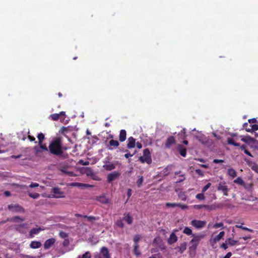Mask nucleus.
Instances as JSON below:
<instances>
[{"mask_svg":"<svg viewBox=\"0 0 258 258\" xmlns=\"http://www.w3.org/2000/svg\"><path fill=\"white\" fill-rule=\"evenodd\" d=\"M49 152L53 155L66 158L68 156L67 154L62 152V143L60 138H56L53 140L49 146Z\"/></svg>","mask_w":258,"mask_h":258,"instance_id":"obj_1","label":"nucleus"},{"mask_svg":"<svg viewBox=\"0 0 258 258\" xmlns=\"http://www.w3.org/2000/svg\"><path fill=\"white\" fill-rule=\"evenodd\" d=\"M139 161L142 163H147L148 164H151L152 160L151 158V153L149 149L146 148L143 151V156L140 157Z\"/></svg>","mask_w":258,"mask_h":258,"instance_id":"obj_2","label":"nucleus"},{"mask_svg":"<svg viewBox=\"0 0 258 258\" xmlns=\"http://www.w3.org/2000/svg\"><path fill=\"white\" fill-rule=\"evenodd\" d=\"M94 258H111L108 249L103 246L100 248L99 252H96L94 254Z\"/></svg>","mask_w":258,"mask_h":258,"instance_id":"obj_3","label":"nucleus"},{"mask_svg":"<svg viewBox=\"0 0 258 258\" xmlns=\"http://www.w3.org/2000/svg\"><path fill=\"white\" fill-rule=\"evenodd\" d=\"M8 209L12 212L24 213L25 209L19 204H10L8 206Z\"/></svg>","mask_w":258,"mask_h":258,"instance_id":"obj_4","label":"nucleus"},{"mask_svg":"<svg viewBox=\"0 0 258 258\" xmlns=\"http://www.w3.org/2000/svg\"><path fill=\"white\" fill-rule=\"evenodd\" d=\"M217 190L218 191H221L224 196H228V192L229 190V189L228 188V186L226 185V182L225 181L220 182L219 183V185L217 187Z\"/></svg>","mask_w":258,"mask_h":258,"instance_id":"obj_5","label":"nucleus"},{"mask_svg":"<svg viewBox=\"0 0 258 258\" xmlns=\"http://www.w3.org/2000/svg\"><path fill=\"white\" fill-rule=\"evenodd\" d=\"M190 224L197 229H201L206 226V222L199 220H193L191 221Z\"/></svg>","mask_w":258,"mask_h":258,"instance_id":"obj_6","label":"nucleus"},{"mask_svg":"<svg viewBox=\"0 0 258 258\" xmlns=\"http://www.w3.org/2000/svg\"><path fill=\"white\" fill-rule=\"evenodd\" d=\"M120 172L116 171H113V172L109 173L107 175V181H108V182H111L112 181H113L115 179L118 178L119 176H120Z\"/></svg>","mask_w":258,"mask_h":258,"instance_id":"obj_7","label":"nucleus"},{"mask_svg":"<svg viewBox=\"0 0 258 258\" xmlns=\"http://www.w3.org/2000/svg\"><path fill=\"white\" fill-rule=\"evenodd\" d=\"M196 138L200 142L205 145H207L209 143H210V139L207 138L203 135L196 136Z\"/></svg>","mask_w":258,"mask_h":258,"instance_id":"obj_8","label":"nucleus"},{"mask_svg":"<svg viewBox=\"0 0 258 258\" xmlns=\"http://www.w3.org/2000/svg\"><path fill=\"white\" fill-rule=\"evenodd\" d=\"M119 145V143L117 140L112 139L109 142L107 146V148L108 150H112L113 149H116Z\"/></svg>","mask_w":258,"mask_h":258,"instance_id":"obj_9","label":"nucleus"},{"mask_svg":"<svg viewBox=\"0 0 258 258\" xmlns=\"http://www.w3.org/2000/svg\"><path fill=\"white\" fill-rule=\"evenodd\" d=\"M192 236L193 238L190 240L189 243H195L199 245L200 240L205 237V235L202 234L197 235L192 234Z\"/></svg>","mask_w":258,"mask_h":258,"instance_id":"obj_10","label":"nucleus"},{"mask_svg":"<svg viewBox=\"0 0 258 258\" xmlns=\"http://www.w3.org/2000/svg\"><path fill=\"white\" fill-rule=\"evenodd\" d=\"M224 231H221L218 235L211 239L210 242L212 245L216 244L218 241H220L224 236Z\"/></svg>","mask_w":258,"mask_h":258,"instance_id":"obj_11","label":"nucleus"},{"mask_svg":"<svg viewBox=\"0 0 258 258\" xmlns=\"http://www.w3.org/2000/svg\"><path fill=\"white\" fill-rule=\"evenodd\" d=\"M175 144V140L173 136H170L167 138L165 144L166 148L169 149L171 147Z\"/></svg>","mask_w":258,"mask_h":258,"instance_id":"obj_12","label":"nucleus"},{"mask_svg":"<svg viewBox=\"0 0 258 258\" xmlns=\"http://www.w3.org/2000/svg\"><path fill=\"white\" fill-rule=\"evenodd\" d=\"M55 240L53 238H49L46 240L44 243V248L48 249L51 247L55 243Z\"/></svg>","mask_w":258,"mask_h":258,"instance_id":"obj_13","label":"nucleus"},{"mask_svg":"<svg viewBox=\"0 0 258 258\" xmlns=\"http://www.w3.org/2000/svg\"><path fill=\"white\" fill-rule=\"evenodd\" d=\"M248 124L247 122L244 123L243 124V127L245 128V131L247 132H251L258 130V124H254L252 125H250V128H246V126H248Z\"/></svg>","mask_w":258,"mask_h":258,"instance_id":"obj_14","label":"nucleus"},{"mask_svg":"<svg viewBox=\"0 0 258 258\" xmlns=\"http://www.w3.org/2000/svg\"><path fill=\"white\" fill-rule=\"evenodd\" d=\"M136 146V139L133 137H130L128 138V143L127 144V147L128 149L134 148Z\"/></svg>","mask_w":258,"mask_h":258,"instance_id":"obj_15","label":"nucleus"},{"mask_svg":"<svg viewBox=\"0 0 258 258\" xmlns=\"http://www.w3.org/2000/svg\"><path fill=\"white\" fill-rule=\"evenodd\" d=\"M28 228V224L27 223H23L19 225H17L15 226V229L21 232L24 233V229H27Z\"/></svg>","mask_w":258,"mask_h":258,"instance_id":"obj_16","label":"nucleus"},{"mask_svg":"<svg viewBox=\"0 0 258 258\" xmlns=\"http://www.w3.org/2000/svg\"><path fill=\"white\" fill-rule=\"evenodd\" d=\"M43 230H44V229L41 227L32 228L29 232V235L30 237H33L34 235L39 233L40 231Z\"/></svg>","mask_w":258,"mask_h":258,"instance_id":"obj_17","label":"nucleus"},{"mask_svg":"<svg viewBox=\"0 0 258 258\" xmlns=\"http://www.w3.org/2000/svg\"><path fill=\"white\" fill-rule=\"evenodd\" d=\"M96 200L103 204H107L109 203V199L104 195L96 197Z\"/></svg>","mask_w":258,"mask_h":258,"instance_id":"obj_18","label":"nucleus"},{"mask_svg":"<svg viewBox=\"0 0 258 258\" xmlns=\"http://www.w3.org/2000/svg\"><path fill=\"white\" fill-rule=\"evenodd\" d=\"M177 150L182 157H185L186 155V149L182 145H178Z\"/></svg>","mask_w":258,"mask_h":258,"instance_id":"obj_19","label":"nucleus"},{"mask_svg":"<svg viewBox=\"0 0 258 258\" xmlns=\"http://www.w3.org/2000/svg\"><path fill=\"white\" fill-rule=\"evenodd\" d=\"M103 167L107 171H110L115 168V165L109 161H107L106 164L103 166Z\"/></svg>","mask_w":258,"mask_h":258,"instance_id":"obj_20","label":"nucleus"},{"mask_svg":"<svg viewBox=\"0 0 258 258\" xmlns=\"http://www.w3.org/2000/svg\"><path fill=\"white\" fill-rule=\"evenodd\" d=\"M126 139V132L125 130H121L119 135V140L120 142H123Z\"/></svg>","mask_w":258,"mask_h":258,"instance_id":"obj_21","label":"nucleus"},{"mask_svg":"<svg viewBox=\"0 0 258 258\" xmlns=\"http://www.w3.org/2000/svg\"><path fill=\"white\" fill-rule=\"evenodd\" d=\"M177 241V237L176 234L174 233H172L169 238L168 239V243L169 244H172Z\"/></svg>","mask_w":258,"mask_h":258,"instance_id":"obj_22","label":"nucleus"},{"mask_svg":"<svg viewBox=\"0 0 258 258\" xmlns=\"http://www.w3.org/2000/svg\"><path fill=\"white\" fill-rule=\"evenodd\" d=\"M41 246V242L38 241H32L30 244V247L33 249L40 248Z\"/></svg>","mask_w":258,"mask_h":258,"instance_id":"obj_23","label":"nucleus"},{"mask_svg":"<svg viewBox=\"0 0 258 258\" xmlns=\"http://www.w3.org/2000/svg\"><path fill=\"white\" fill-rule=\"evenodd\" d=\"M71 127L70 126L64 127L62 126L60 129L59 133L64 136H66L67 134L71 131Z\"/></svg>","mask_w":258,"mask_h":258,"instance_id":"obj_24","label":"nucleus"},{"mask_svg":"<svg viewBox=\"0 0 258 258\" xmlns=\"http://www.w3.org/2000/svg\"><path fill=\"white\" fill-rule=\"evenodd\" d=\"M241 140L246 144H249L254 142V139L249 136L242 137Z\"/></svg>","mask_w":258,"mask_h":258,"instance_id":"obj_25","label":"nucleus"},{"mask_svg":"<svg viewBox=\"0 0 258 258\" xmlns=\"http://www.w3.org/2000/svg\"><path fill=\"white\" fill-rule=\"evenodd\" d=\"M73 186H76L78 187H92V186L89 184H86V183H81L79 182H73L71 184Z\"/></svg>","mask_w":258,"mask_h":258,"instance_id":"obj_26","label":"nucleus"},{"mask_svg":"<svg viewBox=\"0 0 258 258\" xmlns=\"http://www.w3.org/2000/svg\"><path fill=\"white\" fill-rule=\"evenodd\" d=\"M228 174L232 178H234L237 176V172L232 168H230L228 169Z\"/></svg>","mask_w":258,"mask_h":258,"instance_id":"obj_27","label":"nucleus"},{"mask_svg":"<svg viewBox=\"0 0 258 258\" xmlns=\"http://www.w3.org/2000/svg\"><path fill=\"white\" fill-rule=\"evenodd\" d=\"M186 243L183 242L181 243L179 246L177 247V248L178 249V251L180 253H182L186 249Z\"/></svg>","mask_w":258,"mask_h":258,"instance_id":"obj_28","label":"nucleus"},{"mask_svg":"<svg viewBox=\"0 0 258 258\" xmlns=\"http://www.w3.org/2000/svg\"><path fill=\"white\" fill-rule=\"evenodd\" d=\"M10 220L13 222L17 223L21 221H24L25 220V219L24 218H21L20 216H16L13 217Z\"/></svg>","mask_w":258,"mask_h":258,"instance_id":"obj_29","label":"nucleus"},{"mask_svg":"<svg viewBox=\"0 0 258 258\" xmlns=\"http://www.w3.org/2000/svg\"><path fill=\"white\" fill-rule=\"evenodd\" d=\"M123 220L126 222V223L130 225L132 224L133 223V218L129 214H127L126 216H124L123 218Z\"/></svg>","mask_w":258,"mask_h":258,"instance_id":"obj_30","label":"nucleus"},{"mask_svg":"<svg viewBox=\"0 0 258 258\" xmlns=\"http://www.w3.org/2000/svg\"><path fill=\"white\" fill-rule=\"evenodd\" d=\"M139 245L138 244H136V245H134V250L133 252L136 256H139L141 255V253L139 250Z\"/></svg>","mask_w":258,"mask_h":258,"instance_id":"obj_31","label":"nucleus"},{"mask_svg":"<svg viewBox=\"0 0 258 258\" xmlns=\"http://www.w3.org/2000/svg\"><path fill=\"white\" fill-rule=\"evenodd\" d=\"M227 143L229 145H232L236 147L240 146L239 143H236L234 140L231 138H228L227 139Z\"/></svg>","mask_w":258,"mask_h":258,"instance_id":"obj_32","label":"nucleus"},{"mask_svg":"<svg viewBox=\"0 0 258 258\" xmlns=\"http://www.w3.org/2000/svg\"><path fill=\"white\" fill-rule=\"evenodd\" d=\"M193 207L195 209L197 210H200L203 208L208 209L209 208V206L206 205H195L193 206Z\"/></svg>","mask_w":258,"mask_h":258,"instance_id":"obj_33","label":"nucleus"},{"mask_svg":"<svg viewBox=\"0 0 258 258\" xmlns=\"http://www.w3.org/2000/svg\"><path fill=\"white\" fill-rule=\"evenodd\" d=\"M233 182L235 183H236L237 184H239V185H243L244 186L245 185V183L244 182V181L243 180V179L240 177H238V178H237L236 179H235Z\"/></svg>","mask_w":258,"mask_h":258,"instance_id":"obj_34","label":"nucleus"},{"mask_svg":"<svg viewBox=\"0 0 258 258\" xmlns=\"http://www.w3.org/2000/svg\"><path fill=\"white\" fill-rule=\"evenodd\" d=\"M77 258H91V253L90 251H86L82 255H80Z\"/></svg>","mask_w":258,"mask_h":258,"instance_id":"obj_35","label":"nucleus"},{"mask_svg":"<svg viewBox=\"0 0 258 258\" xmlns=\"http://www.w3.org/2000/svg\"><path fill=\"white\" fill-rule=\"evenodd\" d=\"M183 233L187 235H192V234H193L191 229L188 227H185L184 228V229L183 230Z\"/></svg>","mask_w":258,"mask_h":258,"instance_id":"obj_36","label":"nucleus"},{"mask_svg":"<svg viewBox=\"0 0 258 258\" xmlns=\"http://www.w3.org/2000/svg\"><path fill=\"white\" fill-rule=\"evenodd\" d=\"M37 138L38 140V144H41V143H43V141L45 139L44 135L43 133H39L37 136Z\"/></svg>","mask_w":258,"mask_h":258,"instance_id":"obj_37","label":"nucleus"},{"mask_svg":"<svg viewBox=\"0 0 258 258\" xmlns=\"http://www.w3.org/2000/svg\"><path fill=\"white\" fill-rule=\"evenodd\" d=\"M52 191L56 195H61L63 194V192L60 191V188L58 187H54L52 188Z\"/></svg>","mask_w":258,"mask_h":258,"instance_id":"obj_38","label":"nucleus"},{"mask_svg":"<svg viewBox=\"0 0 258 258\" xmlns=\"http://www.w3.org/2000/svg\"><path fill=\"white\" fill-rule=\"evenodd\" d=\"M227 241L229 245L230 246H233L236 244L238 242V241L235 240L231 238H229L227 239Z\"/></svg>","mask_w":258,"mask_h":258,"instance_id":"obj_39","label":"nucleus"},{"mask_svg":"<svg viewBox=\"0 0 258 258\" xmlns=\"http://www.w3.org/2000/svg\"><path fill=\"white\" fill-rule=\"evenodd\" d=\"M235 227L236 228H240L243 230H245V231H249V232H253V230L251 229H249L247 227H243L242 225H236L235 226Z\"/></svg>","mask_w":258,"mask_h":258,"instance_id":"obj_40","label":"nucleus"},{"mask_svg":"<svg viewBox=\"0 0 258 258\" xmlns=\"http://www.w3.org/2000/svg\"><path fill=\"white\" fill-rule=\"evenodd\" d=\"M141 236L140 235H139V234L136 235L133 238V240H134V245H136V244H138V242H139V240L141 239Z\"/></svg>","mask_w":258,"mask_h":258,"instance_id":"obj_41","label":"nucleus"},{"mask_svg":"<svg viewBox=\"0 0 258 258\" xmlns=\"http://www.w3.org/2000/svg\"><path fill=\"white\" fill-rule=\"evenodd\" d=\"M189 244L190 246L189 247V249L190 251H195L196 249L197 248L198 245L195 243H189Z\"/></svg>","mask_w":258,"mask_h":258,"instance_id":"obj_42","label":"nucleus"},{"mask_svg":"<svg viewBox=\"0 0 258 258\" xmlns=\"http://www.w3.org/2000/svg\"><path fill=\"white\" fill-rule=\"evenodd\" d=\"M196 198L200 201L204 200L206 198L204 196V192L197 194L196 196Z\"/></svg>","mask_w":258,"mask_h":258,"instance_id":"obj_43","label":"nucleus"},{"mask_svg":"<svg viewBox=\"0 0 258 258\" xmlns=\"http://www.w3.org/2000/svg\"><path fill=\"white\" fill-rule=\"evenodd\" d=\"M28 195L30 197L33 198V199H34L38 198L40 196V195L37 192H34V193L29 192Z\"/></svg>","mask_w":258,"mask_h":258,"instance_id":"obj_44","label":"nucleus"},{"mask_svg":"<svg viewBox=\"0 0 258 258\" xmlns=\"http://www.w3.org/2000/svg\"><path fill=\"white\" fill-rule=\"evenodd\" d=\"M84 218L87 219V220L89 221H91V222L95 221L97 219L96 217H95V216H93L84 215Z\"/></svg>","mask_w":258,"mask_h":258,"instance_id":"obj_45","label":"nucleus"},{"mask_svg":"<svg viewBox=\"0 0 258 258\" xmlns=\"http://www.w3.org/2000/svg\"><path fill=\"white\" fill-rule=\"evenodd\" d=\"M50 117L52 120L55 121L57 120L60 118V116L58 113H54L50 115Z\"/></svg>","mask_w":258,"mask_h":258,"instance_id":"obj_46","label":"nucleus"},{"mask_svg":"<svg viewBox=\"0 0 258 258\" xmlns=\"http://www.w3.org/2000/svg\"><path fill=\"white\" fill-rule=\"evenodd\" d=\"M165 205H166V207H168V208H169V207L174 208V207L178 206V203H166Z\"/></svg>","mask_w":258,"mask_h":258,"instance_id":"obj_47","label":"nucleus"},{"mask_svg":"<svg viewBox=\"0 0 258 258\" xmlns=\"http://www.w3.org/2000/svg\"><path fill=\"white\" fill-rule=\"evenodd\" d=\"M143 180H144V179H143V176L140 177V178L137 180V184L139 187H141V186L142 185Z\"/></svg>","mask_w":258,"mask_h":258,"instance_id":"obj_48","label":"nucleus"},{"mask_svg":"<svg viewBox=\"0 0 258 258\" xmlns=\"http://www.w3.org/2000/svg\"><path fill=\"white\" fill-rule=\"evenodd\" d=\"M40 148L42 150H44L46 151H49L48 147H46L45 144H43V143H41V144H39Z\"/></svg>","mask_w":258,"mask_h":258,"instance_id":"obj_49","label":"nucleus"},{"mask_svg":"<svg viewBox=\"0 0 258 258\" xmlns=\"http://www.w3.org/2000/svg\"><path fill=\"white\" fill-rule=\"evenodd\" d=\"M59 235L62 238H66L68 236V234L66 232L62 231L59 232Z\"/></svg>","mask_w":258,"mask_h":258,"instance_id":"obj_50","label":"nucleus"},{"mask_svg":"<svg viewBox=\"0 0 258 258\" xmlns=\"http://www.w3.org/2000/svg\"><path fill=\"white\" fill-rule=\"evenodd\" d=\"M125 152H127L126 154H124V157L126 158H128L129 157H132L134 156V155L136 153V152H135V153L134 154H131L130 152H128V150H125Z\"/></svg>","mask_w":258,"mask_h":258,"instance_id":"obj_51","label":"nucleus"},{"mask_svg":"<svg viewBox=\"0 0 258 258\" xmlns=\"http://www.w3.org/2000/svg\"><path fill=\"white\" fill-rule=\"evenodd\" d=\"M211 185V183L209 182L206 185H205L202 188V192H205Z\"/></svg>","mask_w":258,"mask_h":258,"instance_id":"obj_52","label":"nucleus"},{"mask_svg":"<svg viewBox=\"0 0 258 258\" xmlns=\"http://www.w3.org/2000/svg\"><path fill=\"white\" fill-rule=\"evenodd\" d=\"M223 224L222 222L216 223L214 225L213 227L215 228H218L219 227H223Z\"/></svg>","mask_w":258,"mask_h":258,"instance_id":"obj_53","label":"nucleus"},{"mask_svg":"<svg viewBox=\"0 0 258 258\" xmlns=\"http://www.w3.org/2000/svg\"><path fill=\"white\" fill-rule=\"evenodd\" d=\"M132 190L131 188H128L127 189V199L126 201V202H127V201L129 200V199L130 198L131 196H132Z\"/></svg>","mask_w":258,"mask_h":258,"instance_id":"obj_54","label":"nucleus"},{"mask_svg":"<svg viewBox=\"0 0 258 258\" xmlns=\"http://www.w3.org/2000/svg\"><path fill=\"white\" fill-rule=\"evenodd\" d=\"M180 178L176 181V183H180L185 180V177L184 174H181L179 175Z\"/></svg>","mask_w":258,"mask_h":258,"instance_id":"obj_55","label":"nucleus"},{"mask_svg":"<svg viewBox=\"0 0 258 258\" xmlns=\"http://www.w3.org/2000/svg\"><path fill=\"white\" fill-rule=\"evenodd\" d=\"M178 207H180L181 209L184 210L188 208V206L182 204L181 203H178Z\"/></svg>","mask_w":258,"mask_h":258,"instance_id":"obj_56","label":"nucleus"},{"mask_svg":"<svg viewBox=\"0 0 258 258\" xmlns=\"http://www.w3.org/2000/svg\"><path fill=\"white\" fill-rule=\"evenodd\" d=\"M116 225L120 227V228H123L124 227V224L123 223V222H122V221L121 220H118L117 222H116Z\"/></svg>","mask_w":258,"mask_h":258,"instance_id":"obj_57","label":"nucleus"},{"mask_svg":"<svg viewBox=\"0 0 258 258\" xmlns=\"http://www.w3.org/2000/svg\"><path fill=\"white\" fill-rule=\"evenodd\" d=\"M161 257H162V256H161V254L157 253V254H154L152 255L149 258H161Z\"/></svg>","mask_w":258,"mask_h":258,"instance_id":"obj_58","label":"nucleus"},{"mask_svg":"<svg viewBox=\"0 0 258 258\" xmlns=\"http://www.w3.org/2000/svg\"><path fill=\"white\" fill-rule=\"evenodd\" d=\"M227 241L226 240L225 242L223 243L222 245H221V247L224 248L225 250L226 249L228 248V244H227Z\"/></svg>","mask_w":258,"mask_h":258,"instance_id":"obj_59","label":"nucleus"},{"mask_svg":"<svg viewBox=\"0 0 258 258\" xmlns=\"http://www.w3.org/2000/svg\"><path fill=\"white\" fill-rule=\"evenodd\" d=\"M69 243H70L69 240L68 239H65L62 242V245L64 246H67L69 245Z\"/></svg>","mask_w":258,"mask_h":258,"instance_id":"obj_60","label":"nucleus"},{"mask_svg":"<svg viewBox=\"0 0 258 258\" xmlns=\"http://www.w3.org/2000/svg\"><path fill=\"white\" fill-rule=\"evenodd\" d=\"M28 138L29 140H30V141L34 142L35 143H37V141H35V138L33 136H30L29 135L28 136Z\"/></svg>","mask_w":258,"mask_h":258,"instance_id":"obj_61","label":"nucleus"},{"mask_svg":"<svg viewBox=\"0 0 258 258\" xmlns=\"http://www.w3.org/2000/svg\"><path fill=\"white\" fill-rule=\"evenodd\" d=\"M196 172L198 175H200L201 176H204V173H203V171H202V170H201L200 169H196Z\"/></svg>","mask_w":258,"mask_h":258,"instance_id":"obj_62","label":"nucleus"},{"mask_svg":"<svg viewBox=\"0 0 258 258\" xmlns=\"http://www.w3.org/2000/svg\"><path fill=\"white\" fill-rule=\"evenodd\" d=\"M213 162L214 163H216V164H217V163H223L224 162V160H221V159H214L213 160Z\"/></svg>","mask_w":258,"mask_h":258,"instance_id":"obj_63","label":"nucleus"},{"mask_svg":"<svg viewBox=\"0 0 258 258\" xmlns=\"http://www.w3.org/2000/svg\"><path fill=\"white\" fill-rule=\"evenodd\" d=\"M39 186V184L37 183H32L29 185V187L31 188L36 187Z\"/></svg>","mask_w":258,"mask_h":258,"instance_id":"obj_64","label":"nucleus"}]
</instances>
